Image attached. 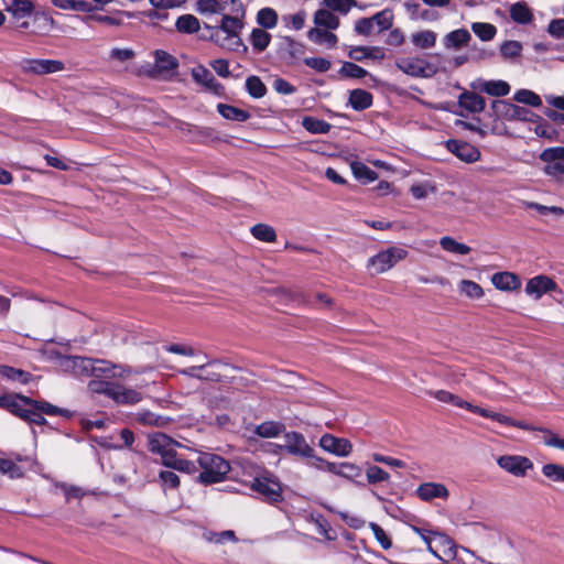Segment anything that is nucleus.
Segmentation results:
<instances>
[{"label": "nucleus", "instance_id": "obj_20", "mask_svg": "<svg viewBox=\"0 0 564 564\" xmlns=\"http://www.w3.org/2000/svg\"><path fill=\"white\" fill-rule=\"evenodd\" d=\"M471 35L466 29H457L443 37V44L447 50H460L469 44Z\"/></svg>", "mask_w": 564, "mask_h": 564}, {"label": "nucleus", "instance_id": "obj_32", "mask_svg": "<svg viewBox=\"0 0 564 564\" xmlns=\"http://www.w3.org/2000/svg\"><path fill=\"white\" fill-rule=\"evenodd\" d=\"M349 104L355 110H365L372 105V95L364 89H354L349 94Z\"/></svg>", "mask_w": 564, "mask_h": 564}, {"label": "nucleus", "instance_id": "obj_12", "mask_svg": "<svg viewBox=\"0 0 564 564\" xmlns=\"http://www.w3.org/2000/svg\"><path fill=\"white\" fill-rule=\"evenodd\" d=\"M492 108L497 116L507 120L531 121L533 117V112L528 108L517 106L507 100L494 101Z\"/></svg>", "mask_w": 564, "mask_h": 564}, {"label": "nucleus", "instance_id": "obj_5", "mask_svg": "<svg viewBox=\"0 0 564 564\" xmlns=\"http://www.w3.org/2000/svg\"><path fill=\"white\" fill-rule=\"evenodd\" d=\"M408 257V251L400 247H390L378 252L368 260V268L381 274L392 269L398 262Z\"/></svg>", "mask_w": 564, "mask_h": 564}, {"label": "nucleus", "instance_id": "obj_56", "mask_svg": "<svg viewBox=\"0 0 564 564\" xmlns=\"http://www.w3.org/2000/svg\"><path fill=\"white\" fill-rule=\"evenodd\" d=\"M523 206L525 208H531V209H534L536 210L540 215H547V214H553L557 217H561L564 215V208L560 207V206H545V205H542V204H539V203H534V202H523L522 203Z\"/></svg>", "mask_w": 564, "mask_h": 564}, {"label": "nucleus", "instance_id": "obj_54", "mask_svg": "<svg viewBox=\"0 0 564 564\" xmlns=\"http://www.w3.org/2000/svg\"><path fill=\"white\" fill-rule=\"evenodd\" d=\"M459 290L470 299H480L484 295L481 286L471 280H462L459 282Z\"/></svg>", "mask_w": 564, "mask_h": 564}, {"label": "nucleus", "instance_id": "obj_23", "mask_svg": "<svg viewBox=\"0 0 564 564\" xmlns=\"http://www.w3.org/2000/svg\"><path fill=\"white\" fill-rule=\"evenodd\" d=\"M473 87L496 97L506 96L510 91L509 84L503 80H478Z\"/></svg>", "mask_w": 564, "mask_h": 564}, {"label": "nucleus", "instance_id": "obj_62", "mask_svg": "<svg viewBox=\"0 0 564 564\" xmlns=\"http://www.w3.org/2000/svg\"><path fill=\"white\" fill-rule=\"evenodd\" d=\"M522 44L518 41H506L500 46V53L503 58H513L521 54Z\"/></svg>", "mask_w": 564, "mask_h": 564}, {"label": "nucleus", "instance_id": "obj_15", "mask_svg": "<svg viewBox=\"0 0 564 564\" xmlns=\"http://www.w3.org/2000/svg\"><path fill=\"white\" fill-rule=\"evenodd\" d=\"M23 68L26 73L43 75L62 72L65 65L57 59H28Z\"/></svg>", "mask_w": 564, "mask_h": 564}, {"label": "nucleus", "instance_id": "obj_19", "mask_svg": "<svg viewBox=\"0 0 564 564\" xmlns=\"http://www.w3.org/2000/svg\"><path fill=\"white\" fill-rule=\"evenodd\" d=\"M556 289V283L546 275H538L530 279L525 285V292L540 299L544 293Z\"/></svg>", "mask_w": 564, "mask_h": 564}, {"label": "nucleus", "instance_id": "obj_6", "mask_svg": "<svg viewBox=\"0 0 564 564\" xmlns=\"http://www.w3.org/2000/svg\"><path fill=\"white\" fill-rule=\"evenodd\" d=\"M395 66L412 77H431L436 74V68L421 57H399Z\"/></svg>", "mask_w": 564, "mask_h": 564}, {"label": "nucleus", "instance_id": "obj_45", "mask_svg": "<svg viewBox=\"0 0 564 564\" xmlns=\"http://www.w3.org/2000/svg\"><path fill=\"white\" fill-rule=\"evenodd\" d=\"M115 383L109 382L105 379H93L88 382V390L93 393L105 394L111 398V392L113 391Z\"/></svg>", "mask_w": 564, "mask_h": 564}, {"label": "nucleus", "instance_id": "obj_31", "mask_svg": "<svg viewBox=\"0 0 564 564\" xmlns=\"http://www.w3.org/2000/svg\"><path fill=\"white\" fill-rule=\"evenodd\" d=\"M133 419L139 424L158 426V427L166 426L170 422V420L167 417L158 415L148 410H142V411L135 413Z\"/></svg>", "mask_w": 564, "mask_h": 564}, {"label": "nucleus", "instance_id": "obj_13", "mask_svg": "<svg viewBox=\"0 0 564 564\" xmlns=\"http://www.w3.org/2000/svg\"><path fill=\"white\" fill-rule=\"evenodd\" d=\"M319 446L339 457H347L352 452V445L347 438L336 437L328 433L319 438Z\"/></svg>", "mask_w": 564, "mask_h": 564}, {"label": "nucleus", "instance_id": "obj_51", "mask_svg": "<svg viewBox=\"0 0 564 564\" xmlns=\"http://www.w3.org/2000/svg\"><path fill=\"white\" fill-rule=\"evenodd\" d=\"M0 375L10 380L19 381L22 383H26L31 379V375L29 372H25L20 369H14L9 366H0Z\"/></svg>", "mask_w": 564, "mask_h": 564}, {"label": "nucleus", "instance_id": "obj_27", "mask_svg": "<svg viewBox=\"0 0 564 564\" xmlns=\"http://www.w3.org/2000/svg\"><path fill=\"white\" fill-rule=\"evenodd\" d=\"M307 37L315 44H327L329 47H335L338 37L336 34L329 32L327 29L313 28L307 32Z\"/></svg>", "mask_w": 564, "mask_h": 564}, {"label": "nucleus", "instance_id": "obj_38", "mask_svg": "<svg viewBox=\"0 0 564 564\" xmlns=\"http://www.w3.org/2000/svg\"><path fill=\"white\" fill-rule=\"evenodd\" d=\"M217 109L218 112L228 120L243 122L248 120L250 117L249 112H247L246 110H242L230 105L219 104L217 106Z\"/></svg>", "mask_w": 564, "mask_h": 564}, {"label": "nucleus", "instance_id": "obj_48", "mask_svg": "<svg viewBox=\"0 0 564 564\" xmlns=\"http://www.w3.org/2000/svg\"><path fill=\"white\" fill-rule=\"evenodd\" d=\"M257 21L261 26L272 29L278 23V14L271 8H263L258 12Z\"/></svg>", "mask_w": 564, "mask_h": 564}, {"label": "nucleus", "instance_id": "obj_57", "mask_svg": "<svg viewBox=\"0 0 564 564\" xmlns=\"http://www.w3.org/2000/svg\"><path fill=\"white\" fill-rule=\"evenodd\" d=\"M373 25L379 28V31L389 30L393 23V14L389 10H382L371 17Z\"/></svg>", "mask_w": 564, "mask_h": 564}, {"label": "nucleus", "instance_id": "obj_8", "mask_svg": "<svg viewBox=\"0 0 564 564\" xmlns=\"http://www.w3.org/2000/svg\"><path fill=\"white\" fill-rule=\"evenodd\" d=\"M177 443L163 433H152L148 437L149 451L158 454L162 458V464L165 466L173 455L176 453L174 446Z\"/></svg>", "mask_w": 564, "mask_h": 564}, {"label": "nucleus", "instance_id": "obj_61", "mask_svg": "<svg viewBox=\"0 0 564 564\" xmlns=\"http://www.w3.org/2000/svg\"><path fill=\"white\" fill-rule=\"evenodd\" d=\"M0 473L8 475L10 478H21L23 470L14 462L0 457Z\"/></svg>", "mask_w": 564, "mask_h": 564}, {"label": "nucleus", "instance_id": "obj_46", "mask_svg": "<svg viewBox=\"0 0 564 564\" xmlns=\"http://www.w3.org/2000/svg\"><path fill=\"white\" fill-rule=\"evenodd\" d=\"M542 474L554 482H564V466L555 463L545 464Z\"/></svg>", "mask_w": 564, "mask_h": 564}, {"label": "nucleus", "instance_id": "obj_25", "mask_svg": "<svg viewBox=\"0 0 564 564\" xmlns=\"http://www.w3.org/2000/svg\"><path fill=\"white\" fill-rule=\"evenodd\" d=\"M314 23L316 28L327 30H336L339 28L340 21L329 9H319L314 13Z\"/></svg>", "mask_w": 564, "mask_h": 564}, {"label": "nucleus", "instance_id": "obj_47", "mask_svg": "<svg viewBox=\"0 0 564 564\" xmlns=\"http://www.w3.org/2000/svg\"><path fill=\"white\" fill-rule=\"evenodd\" d=\"M513 99L518 102L525 104L532 107H540L542 105L540 96L536 95L534 91L528 89L518 90L514 94Z\"/></svg>", "mask_w": 564, "mask_h": 564}, {"label": "nucleus", "instance_id": "obj_29", "mask_svg": "<svg viewBox=\"0 0 564 564\" xmlns=\"http://www.w3.org/2000/svg\"><path fill=\"white\" fill-rule=\"evenodd\" d=\"M437 34L432 30H422L411 35L413 45L420 50H429L435 46Z\"/></svg>", "mask_w": 564, "mask_h": 564}, {"label": "nucleus", "instance_id": "obj_10", "mask_svg": "<svg viewBox=\"0 0 564 564\" xmlns=\"http://www.w3.org/2000/svg\"><path fill=\"white\" fill-rule=\"evenodd\" d=\"M498 466L516 477H524L533 468L530 458L521 455H502L497 459Z\"/></svg>", "mask_w": 564, "mask_h": 564}, {"label": "nucleus", "instance_id": "obj_40", "mask_svg": "<svg viewBox=\"0 0 564 564\" xmlns=\"http://www.w3.org/2000/svg\"><path fill=\"white\" fill-rule=\"evenodd\" d=\"M471 30L481 41H491L497 34L496 26L485 22H474Z\"/></svg>", "mask_w": 564, "mask_h": 564}, {"label": "nucleus", "instance_id": "obj_63", "mask_svg": "<svg viewBox=\"0 0 564 564\" xmlns=\"http://www.w3.org/2000/svg\"><path fill=\"white\" fill-rule=\"evenodd\" d=\"M369 528L371 529L376 540L382 549L388 550L391 547L392 542L386 531L377 523L370 522Z\"/></svg>", "mask_w": 564, "mask_h": 564}, {"label": "nucleus", "instance_id": "obj_43", "mask_svg": "<svg viewBox=\"0 0 564 564\" xmlns=\"http://www.w3.org/2000/svg\"><path fill=\"white\" fill-rule=\"evenodd\" d=\"M246 88L253 98H262L267 94V87L258 76H249L246 79Z\"/></svg>", "mask_w": 564, "mask_h": 564}, {"label": "nucleus", "instance_id": "obj_55", "mask_svg": "<svg viewBox=\"0 0 564 564\" xmlns=\"http://www.w3.org/2000/svg\"><path fill=\"white\" fill-rule=\"evenodd\" d=\"M165 466L187 474H193L196 471V466L193 462L180 458L176 453L173 455V458L170 459Z\"/></svg>", "mask_w": 564, "mask_h": 564}, {"label": "nucleus", "instance_id": "obj_26", "mask_svg": "<svg viewBox=\"0 0 564 564\" xmlns=\"http://www.w3.org/2000/svg\"><path fill=\"white\" fill-rule=\"evenodd\" d=\"M435 549L438 551L440 555L442 557H438L440 560H443L447 562L448 560H454L456 557V545L454 544L453 540L449 539L447 535L444 534H435Z\"/></svg>", "mask_w": 564, "mask_h": 564}, {"label": "nucleus", "instance_id": "obj_52", "mask_svg": "<svg viewBox=\"0 0 564 564\" xmlns=\"http://www.w3.org/2000/svg\"><path fill=\"white\" fill-rule=\"evenodd\" d=\"M366 476H367V481L371 485L384 482L390 479L389 474L376 465H370L367 467Z\"/></svg>", "mask_w": 564, "mask_h": 564}, {"label": "nucleus", "instance_id": "obj_16", "mask_svg": "<svg viewBox=\"0 0 564 564\" xmlns=\"http://www.w3.org/2000/svg\"><path fill=\"white\" fill-rule=\"evenodd\" d=\"M246 15V10L243 4L241 3V11L239 12H227L223 15L219 29L227 33L229 36L236 37L239 35V32L243 28V18Z\"/></svg>", "mask_w": 564, "mask_h": 564}, {"label": "nucleus", "instance_id": "obj_2", "mask_svg": "<svg viewBox=\"0 0 564 564\" xmlns=\"http://www.w3.org/2000/svg\"><path fill=\"white\" fill-rule=\"evenodd\" d=\"M431 395L434 397L440 402L451 403L455 406L467 409L468 411H470L473 413L479 414L484 417L495 420L505 425H511V426H516L519 429H531L530 426L523 424L522 421H516V420L511 419L510 416H507V415H503V414H500V413H497L494 411H489L487 409H484V408H480L477 405H473L471 403L462 400L458 395H456L452 392L445 391V390L433 391V392H431Z\"/></svg>", "mask_w": 564, "mask_h": 564}, {"label": "nucleus", "instance_id": "obj_3", "mask_svg": "<svg viewBox=\"0 0 564 564\" xmlns=\"http://www.w3.org/2000/svg\"><path fill=\"white\" fill-rule=\"evenodd\" d=\"M197 463L202 468L198 475V481L204 485L217 484L225 480L227 474L230 471L229 463L212 453H200Z\"/></svg>", "mask_w": 564, "mask_h": 564}, {"label": "nucleus", "instance_id": "obj_14", "mask_svg": "<svg viewBox=\"0 0 564 564\" xmlns=\"http://www.w3.org/2000/svg\"><path fill=\"white\" fill-rule=\"evenodd\" d=\"M447 150L466 163H474L479 160V150L464 141L448 140L446 142Z\"/></svg>", "mask_w": 564, "mask_h": 564}, {"label": "nucleus", "instance_id": "obj_64", "mask_svg": "<svg viewBox=\"0 0 564 564\" xmlns=\"http://www.w3.org/2000/svg\"><path fill=\"white\" fill-rule=\"evenodd\" d=\"M91 365V358L77 357L73 375L77 377H89Z\"/></svg>", "mask_w": 564, "mask_h": 564}, {"label": "nucleus", "instance_id": "obj_36", "mask_svg": "<svg viewBox=\"0 0 564 564\" xmlns=\"http://www.w3.org/2000/svg\"><path fill=\"white\" fill-rule=\"evenodd\" d=\"M284 431V425L280 422L267 421L254 427V434L264 437L272 438L276 437Z\"/></svg>", "mask_w": 564, "mask_h": 564}, {"label": "nucleus", "instance_id": "obj_44", "mask_svg": "<svg viewBox=\"0 0 564 564\" xmlns=\"http://www.w3.org/2000/svg\"><path fill=\"white\" fill-rule=\"evenodd\" d=\"M338 74L346 78H362L368 75V72L355 63L344 62Z\"/></svg>", "mask_w": 564, "mask_h": 564}, {"label": "nucleus", "instance_id": "obj_11", "mask_svg": "<svg viewBox=\"0 0 564 564\" xmlns=\"http://www.w3.org/2000/svg\"><path fill=\"white\" fill-rule=\"evenodd\" d=\"M196 10L200 14H226L241 11V0H198Z\"/></svg>", "mask_w": 564, "mask_h": 564}, {"label": "nucleus", "instance_id": "obj_7", "mask_svg": "<svg viewBox=\"0 0 564 564\" xmlns=\"http://www.w3.org/2000/svg\"><path fill=\"white\" fill-rule=\"evenodd\" d=\"M280 448L294 456L314 458V448L307 443L304 435L299 432L285 433L284 444Z\"/></svg>", "mask_w": 564, "mask_h": 564}, {"label": "nucleus", "instance_id": "obj_17", "mask_svg": "<svg viewBox=\"0 0 564 564\" xmlns=\"http://www.w3.org/2000/svg\"><path fill=\"white\" fill-rule=\"evenodd\" d=\"M111 399L118 404L133 405L143 400V394L138 389L115 383Z\"/></svg>", "mask_w": 564, "mask_h": 564}, {"label": "nucleus", "instance_id": "obj_39", "mask_svg": "<svg viewBox=\"0 0 564 564\" xmlns=\"http://www.w3.org/2000/svg\"><path fill=\"white\" fill-rule=\"evenodd\" d=\"M350 167L354 176L364 183L373 182L378 178L377 173L362 162L354 161L351 162Z\"/></svg>", "mask_w": 564, "mask_h": 564}, {"label": "nucleus", "instance_id": "obj_42", "mask_svg": "<svg viewBox=\"0 0 564 564\" xmlns=\"http://www.w3.org/2000/svg\"><path fill=\"white\" fill-rule=\"evenodd\" d=\"M440 245L444 250L452 253L467 254L470 252V248L467 245L460 243L448 236L441 238Z\"/></svg>", "mask_w": 564, "mask_h": 564}, {"label": "nucleus", "instance_id": "obj_30", "mask_svg": "<svg viewBox=\"0 0 564 564\" xmlns=\"http://www.w3.org/2000/svg\"><path fill=\"white\" fill-rule=\"evenodd\" d=\"M459 106L470 112H480L484 110L485 99L475 93H463L458 99Z\"/></svg>", "mask_w": 564, "mask_h": 564}, {"label": "nucleus", "instance_id": "obj_35", "mask_svg": "<svg viewBox=\"0 0 564 564\" xmlns=\"http://www.w3.org/2000/svg\"><path fill=\"white\" fill-rule=\"evenodd\" d=\"M175 29L180 33L193 34L199 31V20L193 14H183L177 18L175 22Z\"/></svg>", "mask_w": 564, "mask_h": 564}, {"label": "nucleus", "instance_id": "obj_37", "mask_svg": "<svg viewBox=\"0 0 564 564\" xmlns=\"http://www.w3.org/2000/svg\"><path fill=\"white\" fill-rule=\"evenodd\" d=\"M33 10L34 3L31 0H12L7 6V11L18 19L31 15Z\"/></svg>", "mask_w": 564, "mask_h": 564}, {"label": "nucleus", "instance_id": "obj_60", "mask_svg": "<svg viewBox=\"0 0 564 564\" xmlns=\"http://www.w3.org/2000/svg\"><path fill=\"white\" fill-rule=\"evenodd\" d=\"M362 475V469L358 465L349 462L340 463L339 477L348 480H355Z\"/></svg>", "mask_w": 564, "mask_h": 564}, {"label": "nucleus", "instance_id": "obj_18", "mask_svg": "<svg viewBox=\"0 0 564 564\" xmlns=\"http://www.w3.org/2000/svg\"><path fill=\"white\" fill-rule=\"evenodd\" d=\"M416 495L423 501H432L435 498L446 500L449 491L445 485L430 481L421 484L416 489Z\"/></svg>", "mask_w": 564, "mask_h": 564}, {"label": "nucleus", "instance_id": "obj_28", "mask_svg": "<svg viewBox=\"0 0 564 564\" xmlns=\"http://www.w3.org/2000/svg\"><path fill=\"white\" fill-rule=\"evenodd\" d=\"M510 18L519 24H529L533 21V13L524 1H519L510 7Z\"/></svg>", "mask_w": 564, "mask_h": 564}, {"label": "nucleus", "instance_id": "obj_59", "mask_svg": "<svg viewBox=\"0 0 564 564\" xmlns=\"http://www.w3.org/2000/svg\"><path fill=\"white\" fill-rule=\"evenodd\" d=\"M270 39V34L262 29H254L251 33V44L260 52L268 47Z\"/></svg>", "mask_w": 564, "mask_h": 564}, {"label": "nucleus", "instance_id": "obj_4", "mask_svg": "<svg viewBox=\"0 0 564 564\" xmlns=\"http://www.w3.org/2000/svg\"><path fill=\"white\" fill-rule=\"evenodd\" d=\"M250 488L268 502L275 503L283 500L282 486L272 474L265 473L254 477Z\"/></svg>", "mask_w": 564, "mask_h": 564}, {"label": "nucleus", "instance_id": "obj_58", "mask_svg": "<svg viewBox=\"0 0 564 564\" xmlns=\"http://www.w3.org/2000/svg\"><path fill=\"white\" fill-rule=\"evenodd\" d=\"M373 53H381L380 47L355 46L348 52V57L355 61L373 57Z\"/></svg>", "mask_w": 564, "mask_h": 564}, {"label": "nucleus", "instance_id": "obj_49", "mask_svg": "<svg viewBox=\"0 0 564 564\" xmlns=\"http://www.w3.org/2000/svg\"><path fill=\"white\" fill-rule=\"evenodd\" d=\"M412 530L417 533L422 540L425 542L427 550L435 555L436 557H442L438 553V551L435 549L436 540L435 534H438L437 532H433L430 530L421 529L417 527H412Z\"/></svg>", "mask_w": 564, "mask_h": 564}, {"label": "nucleus", "instance_id": "obj_34", "mask_svg": "<svg viewBox=\"0 0 564 564\" xmlns=\"http://www.w3.org/2000/svg\"><path fill=\"white\" fill-rule=\"evenodd\" d=\"M227 366L219 361H209L202 365L203 370H200L199 380L205 381H219L223 377V370Z\"/></svg>", "mask_w": 564, "mask_h": 564}, {"label": "nucleus", "instance_id": "obj_50", "mask_svg": "<svg viewBox=\"0 0 564 564\" xmlns=\"http://www.w3.org/2000/svg\"><path fill=\"white\" fill-rule=\"evenodd\" d=\"M303 127L313 133H327L330 130V124L324 120L306 117L302 122Z\"/></svg>", "mask_w": 564, "mask_h": 564}, {"label": "nucleus", "instance_id": "obj_1", "mask_svg": "<svg viewBox=\"0 0 564 564\" xmlns=\"http://www.w3.org/2000/svg\"><path fill=\"white\" fill-rule=\"evenodd\" d=\"M0 408L7 409L20 419L43 425L46 423L44 414L61 415L64 410L46 401H37L22 394H8L0 397Z\"/></svg>", "mask_w": 564, "mask_h": 564}, {"label": "nucleus", "instance_id": "obj_24", "mask_svg": "<svg viewBox=\"0 0 564 564\" xmlns=\"http://www.w3.org/2000/svg\"><path fill=\"white\" fill-rule=\"evenodd\" d=\"M492 284L502 291H513L520 288L521 281L518 275L511 272H499L491 276Z\"/></svg>", "mask_w": 564, "mask_h": 564}, {"label": "nucleus", "instance_id": "obj_21", "mask_svg": "<svg viewBox=\"0 0 564 564\" xmlns=\"http://www.w3.org/2000/svg\"><path fill=\"white\" fill-rule=\"evenodd\" d=\"M192 76L196 83L202 84L210 91L218 94L223 89V86L215 79L212 72L202 65L192 69Z\"/></svg>", "mask_w": 564, "mask_h": 564}, {"label": "nucleus", "instance_id": "obj_22", "mask_svg": "<svg viewBox=\"0 0 564 564\" xmlns=\"http://www.w3.org/2000/svg\"><path fill=\"white\" fill-rule=\"evenodd\" d=\"M116 376L117 365L102 359H93L89 377L108 380L116 378Z\"/></svg>", "mask_w": 564, "mask_h": 564}, {"label": "nucleus", "instance_id": "obj_53", "mask_svg": "<svg viewBox=\"0 0 564 564\" xmlns=\"http://www.w3.org/2000/svg\"><path fill=\"white\" fill-rule=\"evenodd\" d=\"M323 3L332 11L347 14L351 8L357 7L356 0H323Z\"/></svg>", "mask_w": 564, "mask_h": 564}, {"label": "nucleus", "instance_id": "obj_41", "mask_svg": "<svg viewBox=\"0 0 564 564\" xmlns=\"http://www.w3.org/2000/svg\"><path fill=\"white\" fill-rule=\"evenodd\" d=\"M251 234L258 240L265 242H273L276 239V234L273 227L267 224H257L251 228Z\"/></svg>", "mask_w": 564, "mask_h": 564}, {"label": "nucleus", "instance_id": "obj_33", "mask_svg": "<svg viewBox=\"0 0 564 564\" xmlns=\"http://www.w3.org/2000/svg\"><path fill=\"white\" fill-rule=\"evenodd\" d=\"M155 68L160 73L174 70L178 67L177 59L165 51L158 50L154 53Z\"/></svg>", "mask_w": 564, "mask_h": 564}, {"label": "nucleus", "instance_id": "obj_9", "mask_svg": "<svg viewBox=\"0 0 564 564\" xmlns=\"http://www.w3.org/2000/svg\"><path fill=\"white\" fill-rule=\"evenodd\" d=\"M540 160L545 163L543 172L546 175L558 177L564 174V148L545 149L540 154Z\"/></svg>", "mask_w": 564, "mask_h": 564}]
</instances>
